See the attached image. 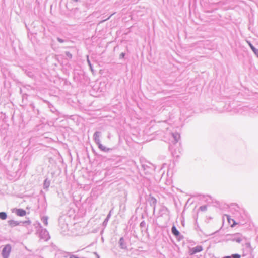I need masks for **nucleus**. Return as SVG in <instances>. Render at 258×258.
I'll return each mask as SVG.
<instances>
[{"label": "nucleus", "instance_id": "3", "mask_svg": "<svg viewBox=\"0 0 258 258\" xmlns=\"http://www.w3.org/2000/svg\"><path fill=\"white\" fill-rule=\"evenodd\" d=\"M11 251V246L10 244H7L2 250V255L3 258H8L9 256Z\"/></svg>", "mask_w": 258, "mask_h": 258}, {"label": "nucleus", "instance_id": "20", "mask_svg": "<svg viewBox=\"0 0 258 258\" xmlns=\"http://www.w3.org/2000/svg\"><path fill=\"white\" fill-rule=\"evenodd\" d=\"M57 41L60 43H63L66 41V40L62 39L60 38L57 37Z\"/></svg>", "mask_w": 258, "mask_h": 258}, {"label": "nucleus", "instance_id": "18", "mask_svg": "<svg viewBox=\"0 0 258 258\" xmlns=\"http://www.w3.org/2000/svg\"><path fill=\"white\" fill-rule=\"evenodd\" d=\"M230 256H231V258H240L241 255L238 254H233Z\"/></svg>", "mask_w": 258, "mask_h": 258}, {"label": "nucleus", "instance_id": "27", "mask_svg": "<svg viewBox=\"0 0 258 258\" xmlns=\"http://www.w3.org/2000/svg\"><path fill=\"white\" fill-rule=\"evenodd\" d=\"M246 245L247 247H249V246H250V243H247L246 244Z\"/></svg>", "mask_w": 258, "mask_h": 258}, {"label": "nucleus", "instance_id": "13", "mask_svg": "<svg viewBox=\"0 0 258 258\" xmlns=\"http://www.w3.org/2000/svg\"><path fill=\"white\" fill-rule=\"evenodd\" d=\"M111 211H110L109 212V213H108V214L107 215L106 218H105V219L104 220V221H103V225L104 226H106L107 224V223L110 218V216H111Z\"/></svg>", "mask_w": 258, "mask_h": 258}, {"label": "nucleus", "instance_id": "1", "mask_svg": "<svg viewBox=\"0 0 258 258\" xmlns=\"http://www.w3.org/2000/svg\"><path fill=\"white\" fill-rule=\"evenodd\" d=\"M101 135V133L100 132H95L93 136V139L96 144L98 145V148H99L100 150L104 152H107L109 150V149L107 148L106 147L102 145L100 143V137Z\"/></svg>", "mask_w": 258, "mask_h": 258}, {"label": "nucleus", "instance_id": "32", "mask_svg": "<svg viewBox=\"0 0 258 258\" xmlns=\"http://www.w3.org/2000/svg\"><path fill=\"white\" fill-rule=\"evenodd\" d=\"M72 1L77 2H78V0H72Z\"/></svg>", "mask_w": 258, "mask_h": 258}, {"label": "nucleus", "instance_id": "22", "mask_svg": "<svg viewBox=\"0 0 258 258\" xmlns=\"http://www.w3.org/2000/svg\"><path fill=\"white\" fill-rule=\"evenodd\" d=\"M140 226L141 227H145L146 226V222L144 221H143L141 222Z\"/></svg>", "mask_w": 258, "mask_h": 258}, {"label": "nucleus", "instance_id": "4", "mask_svg": "<svg viewBox=\"0 0 258 258\" xmlns=\"http://www.w3.org/2000/svg\"><path fill=\"white\" fill-rule=\"evenodd\" d=\"M40 237L41 238L47 241L50 238L48 232L45 229H42L40 232Z\"/></svg>", "mask_w": 258, "mask_h": 258}, {"label": "nucleus", "instance_id": "28", "mask_svg": "<svg viewBox=\"0 0 258 258\" xmlns=\"http://www.w3.org/2000/svg\"><path fill=\"white\" fill-rule=\"evenodd\" d=\"M223 258H231V256H226L224 257Z\"/></svg>", "mask_w": 258, "mask_h": 258}, {"label": "nucleus", "instance_id": "7", "mask_svg": "<svg viewBox=\"0 0 258 258\" xmlns=\"http://www.w3.org/2000/svg\"><path fill=\"white\" fill-rule=\"evenodd\" d=\"M149 202H150V205L152 207H153L154 211H155V208H156V204L157 203L156 199L154 197H151L150 198Z\"/></svg>", "mask_w": 258, "mask_h": 258}, {"label": "nucleus", "instance_id": "10", "mask_svg": "<svg viewBox=\"0 0 258 258\" xmlns=\"http://www.w3.org/2000/svg\"><path fill=\"white\" fill-rule=\"evenodd\" d=\"M172 137L174 140L175 143H176L178 142L180 137V135L177 133H172Z\"/></svg>", "mask_w": 258, "mask_h": 258}, {"label": "nucleus", "instance_id": "2", "mask_svg": "<svg viewBox=\"0 0 258 258\" xmlns=\"http://www.w3.org/2000/svg\"><path fill=\"white\" fill-rule=\"evenodd\" d=\"M244 239V237L240 233H237L231 235L228 240L232 241H235L237 243H240Z\"/></svg>", "mask_w": 258, "mask_h": 258}, {"label": "nucleus", "instance_id": "16", "mask_svg": "<svg viewBox=\"0 0 258 258\" xmlns=\"http://www.w3.org/2000/svg\"><path fill=\"white\" fill-rule=\"evenodd\" d=\"M7 215L6 213L2 212H0V218L2 220H5L7 218Z\"/></svg>", "mask_w": 258, "mask_h": 258}, {"label": "nucleus", "instance_id": "21", "mask_svg": "<svg viewBox=\"0 0 258 258\" xmlns=\"http://www.w3.org/2000/svg\"><path fill=\"white\" fill-rule=\"evenodd\" d=\"M65 53H66V56H67L68 57H69V58H72V54H71V53H70V52H68V51H66V52H65Z\"/></svg>", "mask_w": 258, "mask_h": 258}, {"label": "nucleus", "instance_id": "5", "mask_svg": "<svg viewBox=\"0 0 258 258\" xmlns=\"http://www.w3.org/2000/svg\"><path fill=\"white\" fill-rule=\"evenodd\" d=\"M203 250V247L202 246L198 245L194 248L191 250V254H194L198 252H200Z\"/></svg>", "mask_w": 258, "mask_h": 258}, {"label": "nucleus", "instance_id": "25", "mask_svg": "<svg viewBox=\"0 0 258 258\" xmlns=\"http://www.w3.org/2000/svg\"><path fill=\"white\" fill-rule=\"evenodd\" d=\"M87 62L88 63V64L89 65L90 67H91V62L90 61V60H89V59H87Z\"/></svg>", "mask_w": 258, "mask_h": 258}, {"label": "nucleus", "instance_id": "6", "mask_svg": "<svg viewBox=\"0 0 258 258\" xmlns=\"http://www.w3.org/2000/svg\"><path fill=\"white\" fill-rule=\"evenodd\" d=\"M119 246L121 249H125L127 248L126 244L123 237H121L119 241Z\"/></svg>", "mask_w": 258, "mask_h": 258}, {"label": "nucleus", "instance_id": "29", "mask_svg": "<svg viewBox=\"0 0 258 258\" xmlns=\"http://www.w3.org/2000/svg\"><path fill=\"white\" fill-rule=\"evenodd\" d=\"M227 216V219H228V222L230 223V219L229 218V216Z\"/></svg>", "mask_w": 258, "mask_h": 258}, {"label": "nucleus", "instance_id": "17", "mask_svg": "<svg viewBox=\"0 0 258 258\" xmlns=\"http://www.w3.org/2000/svg\"><path fill=\"white\" fill-rule=\"evenodd\" d=\"M70 255H71L70 253H62L60 256V258H69Z\"/></svg>", "mask_w": 258, "mask_h": 258}, {"label": "nucleus", "instance_id": "14", "mask_svg": "<svg viewBox=\"0 0 258 258\" xmlns=\"http://www.w3.org/2000/svg\"><path fill=\"white\" fill-rule=\"evenodd\" d=\"M50 186V181L46 179L44 182L43 187L44 189H47Z\"/></svg>", "mask_w": 258, "mask_h": 258}, {"label": "nucleus", "instance_id": "31", "mask_svg": "<svg viewBox=\"0 0 258 258\" xmlns=\"http://www.w3.org/2000/svg\"><path fill=\"white\" fill-rule=\"evenodd\" d=\"M96 256H97V258H100V256L97 254H96Z\"/></svg>", "mask_w": 258, "mask_h": 258}, {"label": "nucleus", "instance_id": "9", "mask_svg": "<svg viewBox=\"0 0 258 258\" xmlns=\"http://www.w3.org/2000/svg\"><path fill=\"white\" fill-rule=\"evenodd\" d=\"M20 222L13 220H9L8 221L9 225L12 227L18 226L20 224Z\"/></svg>", "mask_w": 258, "mask_h": 258}, {"label": "nucleus", "instance_id": "8", "mask_svg": "<svg viewBox=\"0 0 258 258\" xmlns=\"http://www.w3.org/2000/svg\"><path fill=\"white\" fill-rule=\"evenodd\" d=\"M16 214L19 216L22 217L26 215V212L22 209H18L16 210Z\"/></svg>", "mask_w": 258, "mask_h": 258}, {"label": "nucleus", "instance_id": "24", "mask_svg": "<svg viewBox=\"0 0 258 258\" xmlns=\"http://www.w3.org/2000/svg\"><path fill=\"white\" fill-rule=\"evenodd\" d=\"M23 224H30L31 223V222L29 220H28V221H26L23 222Z\"/></svg>", "mask_w": 258, "mask_h": 258}, {"label": "nucleus", "instance_id": "23", "mask_svg": "<svg viewBox=\"0 0 258 258\" xmlns=\"http://www.w3.org/2000/svg\"><path fill=\"white\" fill-rule=\"evenodd\" d=\"M124 56H125V53H121L120 54V55H119V58H123Z\"/></svg>", "mask_w": 258, "mask_h": 258}, {"label": "nucleus", "instance_id": "15", "mask_svg": "<svg viewBox=\"0 0 258 258\" xmlns=\"http://www.w3.org/2000/svg\"><path fill=\"white\" fill-rule=\"evenodd\" d=\"M48 217L47 216H44L41 218V221L45 226L48 225Z\"/></svg>", "mask_w": 258, "mask_h": 258}, {"label": "nucleus", "instance_id": "30", "mask_svg": "<svg viewBox=\"0 0 258 258\" xmlns=\"http://www.w3.org/2000/svg\"><path fill=\"white\" fill-rule=\"evenodd\" d=\"M90 69H91V71H93V69H92V66H91V67H90Z\"/></svg>", "mask_w": 258, "mask_h": 258}, {"label": "nucleus", "instance_id": "26", "mask_svg": "<svg viewBox=\"0 0 258 258\" xmlns=\"http://www.w3.org/2000/svg\"><path fill=\"white\" fill-rule=\"evenodd\" d=\"M113 14L111 15L109 17H108L107 19H106L105 20H104L103 21H105V20H108L111 17V16Z\"/></svg>", "mask_w": 258, "mask_h": 258}, {"label": "nucleus", "instance_id": "12", "mask_svg": "<svg viewBox=\"0 0 258 258\" xmlns=\"http://www.w3.org/2000/svg\"><path fill=\"white\" fill-rule=\"evenodd\" d=\"M247 42L249 46H250V48L254 52V53L256 54L257 56H258V49L255 48L249 41H247Z\"/></svg>", "mask_w": 258, "mask_h": 258}, {"label": "nucleus", "instance_id": "19", "mask_svg": "<svg viewBox=\"0 0 258 258\" xmlns=\"http://www.w3.org/2000/svg\"><path fill=\"white\" fill-rule=\"evenodd\" d=\"M200 209L202 211H205L207 210V206L206 205H203L200 207Z\"/></svg>", "mask_w": 258, "mask_h": 258}, {"label": "nucleus", "instance_id": "11", "mask_svg": "<svg viewBox=\"0 0 258 258\" xmlns=\"http://www.w3.org/2000/svg\"><path fill=\"white\" fill-rule=\"evenodd\" d=\"M171 232L172 234L175 236H178L179 235L180 233L178 230L177 229L175 226H173L171 228Z\"/></svg>", "mask_w": 258, "mask_h": 258}]
</instances>
